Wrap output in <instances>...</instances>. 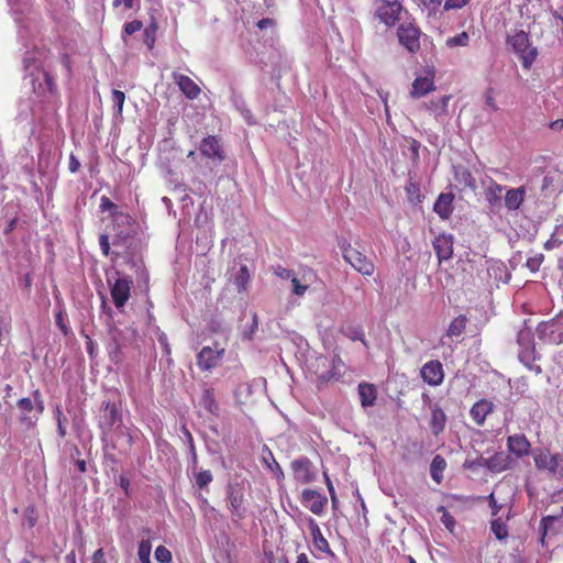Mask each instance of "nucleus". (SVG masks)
<instances>
[{
    "label": "nucleus",
    "instance_id": "69168bd1",
    "mask_svg": "<svg viewBox=\"0 0 563 563\" xmlns=\"http://www.w3.org/2000/svg\"><path fill=\"white\" fill-rule=\"evenodd\" d=\"M351 339L354 341L360 340L365 346H367V341L365 339L364 332L361 329L355 330Z\"/></svg>",
    "mask_w": 563,
    "mask_h": 563
},
{
    "label": "nucleus",
    "instance_id": "de8ad7c7",
    "mask_svg": "<svg viewBox=\"0 0 563 563\" xmlns=\"http://www.w3.org/2000/svg\"><path fill=\"white\" fill-rule=\"evenodd\" d=\"M484 100L486 106L494 112L498 111V106L495 100V90L494 88L489 87L484 92Z\"/></svg>",
    "mask_w": 563,
    "mask_h": 563
},
{
    "label": "nucleus",
    "instance_id": "39448f33",
    "mask_svg": "<svg viewBox=\"0 0 563 563\" xmlns=\"http://www.w3.org/2000/svg\"><path fill=\"white\" fill-rule=\"evenodd\" d=\"M397 35L400 44L410 53H417L420 49L421 32L412 23H401L397 29Z\"/></svg>",
    "mask_w": 563,
    "mask_h": 563
},
{
    "label": "nucleus",
    "instance_id": "4c0bfd02",
    "mask_svg": "<svg viewBox=\"0 0 563 563\" xmlns=\"http://www.w3.org/2000/svg\"><path fill=\"white\" fill-rule=\"evenodd\" d=\"M152 543L148 539L142 540L139 543L137 556L141 563L151 562Z\"/></svg>",
    "mask_w": 563,
    "mask_h": 563
},
{
    "label": "nucleus",
    "instance_id": "a211bd4d",
    "mask_svg": "<svg viewBox=\"0 0 563 563\" xmlns=\"http://www.w3.org/2000/svg\"><path fill=\"white\" fill-rule=\"evenodd\" d=\"M173 79L179 87L180 91L188 99H197L201 92L200 87L187 75L173 73Z\"/></svg>",
    "mask_w": 563,
    "mask_h": 563
},
{
    "label": "nucleus",
    "instance_id": "5fc2aeb1",
    "mask_svg": "<svg viewBox=\"0 0 563 563\" xmlns=\"http://www.w3.org/2000/svg\"><path fill=\"white\" fill-rule=\"evenodd\" d=\"M559 519L556 516H545L541 519L540 530L543 534H548V531L552 527V525Z\"/></svg>",
    "mask_w": 563,
    "mask_h": 563
},
{
    "label": "nucleus",
    "instance_id": "2eb2a0df",
    "mask_svg": "<svg viewBox=\"0 0 563 563\" xmlns=\"http://www.w3.org/2000/svg\"><path fill=\"white\" fill-rule=\"evenodd\" d=\"M495 405L485 398L479 399L470 409V417L477 427H483L487 416L494 412Z\"/></svg>",
    "mask_w": 563,
    "mask_h": 563
},
{
    "label": "nucleus",
    "instance_id": "412c9836",
    "mask_svg": "<svg viewBox=\"0 0 563 563\" xmlns=\"http://www.w3.org/2000/svg\"><path fill=\"white\" fill-rule=\"evenodd\" d=\"M308 528L312 537L313 545L320 552L333 555L328 540L323 537L321 529L313 518L308 519Z\"/></svg>",
    "mask_w": 563,
    "mask_h": 563
},
{
    "label": "nucleus",
    "instance_id": "338daca9",
    "mask_svg": "<svg viewBox=\"0 0 563 563\" xmlns=\"http://www.w3.org/2000/svg\"><path fill=\"white\" fill-rule=\"evenodd\" d=\"M549 128L552 130V131H562L563 130V119H556L552 122L549 123Z\"/></svg>",
    "mask_w": 563,
    "mask_h": 563
},
{
    "label": "nucleus",
    "instance_id": "423d86ee",
    "mask_svg": "<svg viewBox=\"0 0 563 563\" xmlns=\"http://www.w3.org/2000/svg\"><path fill=\"white\" fill-rule=\"evenodd\" d=\"M122 413L119 407L114 402H103L102 405V413L99 417V428L101 429L103 435H108L113 427L121 422Z\"/></svg>",
    "mask_w": 563,
    "mask_h": 563
},
{
    "label": "nucleus",
    "instance_id": "f257e3e1",
    "mask_svg": "<svg viewBox=\"0 0 563 563\" xmlns=\"http://www.w3.org/2000/svg\"><path fill=\"white\" fill-rule=\"evenodd\" d=\"M507 43L512 47L514 52L519 56L522 67L530 69L537 58V48L531 46L528 34L525 31H518L514 35L508 36Z\"/></svg>",
    "mask_w": 563,
    "mask_h": 563
},
{
    "label": "nucleus",
    "instance_id": "aec40b11",
    "mask_svg": "<svg viewBox=\"0 0 563 563\" xmlns=\"http://www.w3.org/2000/svg\"><path fill=\"white\" fill-rule=\"evenodd\" d=\"M507 448L516 457L521 459L529 454L530 442L525 434H514L508 437Z\"/></svg>",
    "mask_w": 563,
    "mask_h": 563
},
{
    "label": "nucleus",
    "instance_id": "ddd939ff",
    "mask_svg": "<svg viewBox=\"0 0 563 563\" xmlns=\"http://www.w3.org/2000/svg\"><path fill=\"white\" fill-rule=\"evenodd\" d=\"M454 239L452 234H439L434 238L432 245L439 263L449 261L453 255Z\"/></svg>",
    "mask_w": 563,
    "mask_h": 563
},
{
    "label": "nucleus",
    "instance_id": "680f3d73",
    "mask_svg": "<svg viewBox=\"0 0 563 563\" xmlns=\"http://www.w3.org/2000/svg\"><path fill=\"white\" fill-rule=\"evenodd\" d=\"M481 460V456L477 457L476 460L474 461H470V460H466L463 464V466L467 470H475V468H478V467H484V465H482V463L479 462Z\"/></svg>",
    "mask_w": 563,
    "mask_h": 563
},
{
    "label": "nucleus",
    "instance_id": "f704fd0d",
    "mask_svg": "<svg viewBox=\"0 0 563 563\" xmlns=\"http://www.w3.org/2000/svg\"><path fill=\"white\" fill-rule=\"evenodd\" d=\"M263 460L267 468H269V471L273 473L276 479L282 481L284 478V472L279 463L275 460L273 453L268 452V456H264Z\"/></svg>",
    "mask_w": 563,
    "mask_h": 563
},
{
    "label": "nucleus",
    "instance_id": "603ef678",
    "mask_svg": "<svg viewBox=\"0 0 563 563\" xmlns=\"http://www.w3.org/2000/svg\"><path fill=\"white\" fill-rule=\"evenodd\" d=\"M290 282L292 286V294L296 296H303L308 289V285H302L300 280L295 276L291 277Z\"/></svg>",
    "mask_w": 563,
    "mask_h": 563
},
{
    "label": "nucleus",
    "instance_id": "79ce46f5",
    "mask_svg": "<svg viewBox=\"0 0 563 563\" xmlns=\"http://www.w3.org/2000/svg\"><path fill=\"white\" fill-rule=\"evenodd\" d=\"M195 479L199 488H205L212 482L213 475L209 470H203L195 474Z\"/></svg>",
    "mask_w": 563,
    "mask_h": 563
},
{
    "label": "nucleus",
    "instance_id": "09e8293b",
    "mask_svg": "<svg viewBox=\"0 0 563 563\" xmlns=\"http://www.w3.org/2000/svg\"><path fill=\"white\" fill-rule=\"evenodd\" d=\"M33 397H34V401H35V405H34V416H37V419H38L40 416L44 411V401L42 399V395H41V391L38 389L33 391Z\"/></svg>",
    "mask_w": 563,
    "mask_h": 563
},
{
    "label": "nucleus",
    "instance_id": "3c124183",
    "mask_svg": "<svg viewBox=\"0 0 563 563\" xmlns=\"http://www.w3.org/2000/svg\"><path fill=\"white\" fill-rule=\"evenodd\" d=\"M100 209L101 211H110L112 216L114 212H119L118 206L106 196H102L100 199Z\"/></svg>",
    "mask_w": 563,
    "mask_h": 563
},
{
    "label": "nucleus",
    "instance_id": "774afa93",
    "mask_svg": "<svg viewBox=\"0 0 563 563\" xmlns=\"http://www.w3.org/2000/svg\"><path fill=\"white\" fill-rule=\"evenodd\" d=\"M274 24V21L269 18L262 19L257 22V27L263 30Z\"/></svg>",
    "mask_w": 563,
    "mask_h": 563
},
{
    "label": "nucleus",
    "instance_id": "13d9d810",
    "mask_svg": "<svg viewBox=\"0 0 563 563\" xmlns=\"http://www.w3.org/2000/svg\"><path fill=\"white\" fill-rule=\"evenodd\" d=\"M91 563H107L103 549L100 548L93 552Z\"/></svg>",
    "mask_w": 563,
    "mask_h": 563
},
{
    "label": "nucleus",
    "instance_id": "f3484780",
    "mask_svg": "<svg viewBox=\"0 0 563 563\" xmlns=\"http://www.w3.org/2000/svg\"><path fill=\"white\" fill-rule=\"evenodd\" d=\"M561 461L562 455L552 454L549 451L541 452L534 457L537 468L548 471L552 475L558 473Z\"/></svg>",
    "mask_w": 563,
    "mask_h": 563
},
{
    "label": "nucleus",
    "instance_id": "bf43d9fd",
    "mask_svg": "<svg viewBox=\"0 0 563 563\" xmlns=\"http://www.w3.org/2000/svg\"><path fill=\"white\" fill-rule=\"evenodd\" d=\"M338 245L342 252L343 257H345V254H347V250H354V247H352V245L345 238H339Z\"/></svg>",
    "mask_w": 563,
    "mask_h": 563
},
{
    "label": "nucleus",
    "instance_id": "5701e85b",
    "mask_svg": "<svg viewBox=\"0 0 563 563\" xmlns=\"http://www.w3.org/2000/svg\"><path fill=\"white\" fill-rule=\"evenodd\" d=\"M430 409L431 417L429 427L432 434L438 437L444 431L448 418L443 409L438 404L432 405Z\"/></svg>",
    "mask_w": 563,
    "mask_h": 563
},
{
    "label": "nucleus",
    "instance_id": "c85d7f7f",
    "mask_svg": "<svg viewBox=\"0 0 563 563\" xmlns=\"http://www.w3.org/2000/svg\"><path fill=\"white\" fill-rule=\"evenodd\" d=\"M450 99V96H443L438 99L429 100L424 106L429 111L434 113L437 119H439L441 117L448 115V104Z\"/></svg>",
    "mask_w": 563,
    "mask_h": 563
},
{
    "label": "nucleus",
    "instance_id": "864d4df0",
    "mask_svg": "<svg viewBox=\"0 0 563 563\" xmlns=\"http://www.w3.org/2000/svg\"><path fill=\"white\" fill-rule=\"evenodd\" d=\"M143 27V23L140 20H133L124 24V33L128 35H132Z\"/></svg>",
    "mask_w": 563,
    "mask_h": 563
},
{
    "label": "nucleus",
    "instance_id": "0eeeda50",
    "mask_svg": "<svg viewBox=\"0 0 563 563\" xmlns=\"http://www.w3.org/2000/svg\"><path fill=\"white\" fill-rule=\"evenodd\" d=\"M227 496L233 516L243 519L246 515L244 489L239 484H229Z\"/></svg>",
    "mask_w": 563,
    "mask_h": 563
},
{
    "label": "nucleus",
    "instance_id": "f8f14e48",
    "mask_svg": "<svg viewBox=\"0 0 563 563\" xmlns=\"http://www.w3.org/2000/svg\"><path fill=\"white\" fill-rule=\"evenodd\" d=\"M301 503L312 514L320 516L328 505V498L314 489H303L301 493Z\"/></svg>",
    "mask_w": 563,
    "mask_h": 563
},
{
    "label": "nucleus",
    "instance_id": "4468645a",
    "mask_svg": "<svg viewBox=\"0 0 563 563\" xmlns=\"http://www.w3.org/2000/svg\"><path fill=\"white\" fill-rule=\"evenodd\" d=\"M200 153L211 159L224 161L225 154L219 139L214 135L203 137L200 143Z\"/></svg>",
    "mask_w": 563,
    "mask_h": 563
},
{
    "label": "nucleus",
    "instance_id": "f03ea898",
    "mask_svg": "<svg viewBox=\"0 0 563 563\" xmlns=\"http://www.w3.org/2000/svg\"><path fill=\"white\" fill-rule=\"evenodd\" d=\"M132 217L124 212H114L113 213V223H112V244L114 246H126L130 240L133 238L132 231Z\"/></svg>",
    "mask_w": 563,
    "mask_h": 563
},
{
    "label": "nucleus",
    "instance_id": "0e129e2a",
    "mask_svg": "<svg viewBox=\"0 0 563 563\" xmlns=\"http://www.w3.org/2000/svg\"><path fill=\"white\" fill-rule=\"evenodd\" d=\"M69 170L71 173H76L79 170V167H80V163L79 161L76 158V156L74 154L70 155V158H69Z\"/></svg>",
    "mask_w": 563,
    "mask_h": 563
},
{
    "label": "nucleus",
    "instance_id": "6e6d98bb",
    "mask_svg": "<svg viewBox=\"0 0 563 563\" xmlns=\"http://www.w3.org/2000/svg\"><path fill=\"white\" fill-rule=\"evenodd\" d=\"M274 274L282 279H291L294 276V272L291 269H287L280 265L274 268Z\"/></svg>",
    "mask_w": 563,
    "mask_h": 563
},
{
    "label": "nucleus",
    "instance_id": "4be33fe9",
    "mask_svg": "<svg viewBox=\"0 0 563 563\" xmlns=\"http://www.w3.org/2000/svg\"><path fill=\"white\" fill-rule=\"evenodd\" d=\"M454 195L451 192H442L439 195L433 206V211L443 220H446L453 213Z\"/></svg>",
    "mask_w": 563,
    "mask_h": 563
},
{
    "label": "nucleus",
    "instance_id": "c756f323",
    "mask_svg": "<svg viewBox=\"0 0 563 563\" xmlns=\"http://www.w3.org/2000/svg\"><path fill=\"white\" fill-rule=\"evenodd\" d=\"M446 461L445 459L440 455V454H437L432 461H431V464H430V475H431V478L437 483V484H441L442 481H443V472L444 470L446 468Z\"/></svg>",
    "mask_w": 563,
    "mask_h": 563
},
{
    "label": "nucleus",
    "instance_id": "393cba45",
    "mask_svg": "<svg viewBox=\"0 0 563 563\" xmlns=\"http://www.w3.org/2000/svg\"><path fill=\"white\" fill-rule=\"evenodd\" d=\"M433 90H435L433 76L418 77L412 82L410 95L413 99H419Z\"/></svg>",
    "mask_w": 563,
    "mask_h": 563
},
{
    "label": "nucleus",
    "instance_id": "6ab92c4d",
    "mask_svg": "<svg viewBox=\"0 0 563 563\" xmlns=\"http://www.w3.org/2000/svg\"><path fill=\"white\" fill-rule=\"evenodd\" d=\"M526 187L507 189L504 197V205L508 211H517L520 209L526 199Z\"/></svg>",
    "mask_w": 563,
    "mask_h": 563
},
{
    "label": "nucleus",
    "instance_id": "9b49d317",
    "mask_svg": "<svg viewBox=\"0 0 563 563\" xmlns=\"http://www.w3.org/2000/svg\"><path fill=\"white\" fill-rule=\"evenodd\" d=\"M294 477L298 483L310 484L316 479V473L312 471V463L307 456L294 460L290 464Z\"/></svg>",
    "mask_w": 563,
    "mask_h": 563
},
{
    "label": "nucleus",
    "instance_id": "8fccbe9b",
    "mask_svg": "<svg viewBox=\"0 0 563 563\" xmlns=\"http://www.w3.org/2000/svg\"><path fill=\"white\" fill-rule=\"evenodd\" d=\"M543 260H544L543 254H538V255H536V256H533V257H529V258L527 260L526 265H527V267H528L531 272H533V273H534V272H538V271L540 269V266H541V264H542Z\"/></svg>",
    "mask_w": 563,
    "mask_h": 563
},
{
    "label": "nucleus",
    "instance_id": "37998d69",
    "mask_svg": "<svg viewBox=\"0 0 563 563\" xmlns=\"http://www.w3.org/2000/svg\"><path fill=\"white\" fill-rule=\"evenodd\" d=\"M156 32H157V24L155 22H152L144 30V43L146 44L148 49H152L154 47Z\"/></svg>",
    "mask_w": 563,
    "mask_h": 563
},
{
    "label": "nucleus",
    "instance_id": "49530a36",
    "mask_svg": "<svg viewBox=\"0 0 563 563\" xmlns=\"http://www.w3.org/2000/svg\"><path fill=\"white\" fill-rule=\"evenodd\" d=\"M125 101V95L123 91L114 89L112 90V102L114 107L117 108L118 114L122 113L123 104Z\"/></svg>",
    "mask_w": 563,
    "mask_h": 563
},
{
    "label": "nucleus",
    "instance_id": "a19ab883",
    "mask_svg": "<svg viewBox=\"0 0 563 563\" xmlns=\"http://www.w3.org/2000/svg\"><path fill=\"white\" fill-rule=\"evenodd\" d=\"M99 245L101 249V252L104 256L112 255V260H117L120 256V253L117 251L111 252L110 247V241L108 234H100L99 236Z\"/></svg>",
    "mask_w": 563,
    "mask_h": 563
},
{
    "label": "nucleus",
    "instance_id": "7ed1b4c3",
    "mask_svg": "<svg viewBox=\"0 0 563 563\" xmlns=\"http://www.w3.org/2000/svg\"><path fill=\"white\" fill-rule=\"evenodd\" d=\"M110 286V295L115 308H123L131 297L133 280L131 277H118L113 283L108 280Z\"/></svg>",
    "mask_w": 563,
    "mask_h": 563
},
{
    "label": "nucleus",
    "instance_id": "c03bdc74",
    "mask_svg": "<svg viewBox=\"0 0 563 563\" xmlns=\"http://www.w3.org/2000/svg\"><path fill=\"white\" fill-rule=\"evenodd\" d=\"M154 556L159 563H170L173 560L172 552L165 545H158L155 549Z\"/></svg>",
    "mask_w": 563,
    "mask_h": 563
},
{
    "label": "nucleus",
    "instance_id": "473e14b6",
    "mask_svg": "<svg viewBox=\"0 0 563 563\" xmlns=\"http://www.w3.org/2000/svg\"><path fill=\"white\" fill-rule=\"evenodd\" d=\"M455 179L465 188L475 189L476 187V180L473 177L471 170L466 167L460 166L455 169Z\"/></svg>",
    "mask_w": 563,
    "mask_h": 563
},
{
    "label": "nucleus",
    "instance_id": "e2e57ef3",
    "mask_svg": "<svg viewBox=\"0 0 563 563\" xmlns=\"http://www.w3.org/2000/svg\"><path fill=\"white\" fill-rule=\"evenodd\" d=\"M55 321H56V324L60 328V330L63 331L64 334H67L68 332V329L67 327L65 325L64 323V316H63V312L59 311L56 316H55Z\"/></svg>",
    "mask_w": 563,
    "mask_h": 563
},
{
    "label": "nucleus",
    "instance_id": "052dcab7",
    "mask_svg": "<svg viewBox=\"0 0 563 563\" xmlns=\"http://www.w3.org/2000/svg\"><path fill=\"white\" fill-rule=\"evenodd\" d=\"M488 499H489V507L492 508V515L496 516L500 511L501 506L497 504L493 493L488 496Z\"/></svg>",
    "mask_w": 563,
    "mask_h": 563
},
{
    "label": "nucleus",
    "instance_id": "72a5a7b5",
    "mask_svg": "<svg viewBox=\"0 0 563 563\" xmlns=\"http://www.w3.org/2000/svg\"><path fill=\"white\" fill-rule=\"evenodd\" d=\"M490 530L495 534L496 539L498 540H506L508 538V527L505 521H503L501 518H497L492 520L490 522Z\"/></svg>",
    "mask_w": 563,
    "mask_h": 563
},
{
    "label": "nucleus",
    "instance_id": "7c9ffc66",
    "mask_svg": "<svg viewBox=\"0 0 563 563\" xmlns=\"http://www.w3.org/2000/svg\"><path fill=\"white\" fill-rule=\"evenodd\" d=\"M467 318L464 314H460L454 318L449 324L446 335L450 338H456L464 333L467 324Z\"/></svg>",
    "mask_w": 563,
    "mask_h": 563
},
{
    "label": "nucleus",
    "instance_id": "c9c22d12",
    "mask_svg": "<svg viewBox=\"0 0 563 563\" xmlns=\"http://www.w3.org/2000/svg\"><path fill=\"white\" fill-rule=\"evenodd\" d=\"M429 1H430V3H432L434 5H440L443 2L444 11L460 10L471 2V0H429Z\"/></svg>",
    "mask_w": 563,
    "mask_h": 563
},
{
    "label": "nucleus",
    "instance_id": "b1692460",
    "mask_svg": "<svg viewBox=\"0 0 563 563\" xmlns=\"http://www.w3.org/2000/svg\"><path fill=\"white\" fill-rule=\"evenodd\" d=\"M16 406L21 411L20 421L23 426L31 428L37 422V416L31 415L34 411V404L30 398H21Z\"/></svg>",
    "mask_w": 563,
    "mask_h": 563
},
{
    "label": "nucleus",
    "instance_id": "bb28decb",
    "mask_svg": "<svg viewBox=\"0 0 563 563\" xmlns=\"http://www.w3.org/2000/svg\"><path fill=\"white\" fill-rule=\"evenodd\" d=\"M400 7L397 2L384 3L378 8V16L386 24H394L398 20Z\"/></svg>",
    "mask_w": 563,
    "mask_h": 563
},
{
    "label": "nucleus",
    "instance_id": "20e7f679",
    "mask_svg": "<svg viewBox=\"0 0 563 563\" xmlns=\"http://www.w3.org/2000/svg\"><path fill=\"white\" fill-rule=\"evenodd\" d=\"M216 349L211 346H203L197 354V366L202 372H210L218 367L225 353L224 347H218V343L214 344Z\"/></svg>",
    "mask_w": 563,
    "mask_h": 563
},
{
    "label": "nucleus",
    "instance_id": "58836bf2",
    "mask_svg": "<svg viewBox=\"0 0 563 563\" xmlns=\"http://www.w3.org/2000/svg\"><path fill=\"white\" fill-rule=\"evenodd\" d=\"M251 276L249 273V268L246 265H242L239 269V273L235 277V285L239 289V291L245 290L249 283H250Z\"/></svg>",
    "mask_w": 563,
    "mask_h": 563
},
{
    "label": "nucleus",
    "instance_id": "dca6fc26",
    "mask_svg": "<svg viewBox=\"0 0 563 563\" xmlns=\"http://www.w3.org/2000/svg\"><path fill=\"white\" fill-rule=\"evenodd\" d=\"M505 187L493 178H489L484 187V198L487 206L493 210L501 207V196Z\"/></svg>",
    "mask_w": 563,
    "mask_h": 563
},
{
    "label": "nucleus",
    "instance_id": "1a4fd4ad",
    "mask_svg": "<svg viewBox=\"0 0 563 563\" xmlns=\"http://www.w3.org/2000/svg\"><path fill=\"white\" fill-rule=\"evenodd\" d=\"M479 462L492 473H501L504 471L510 470L515 464V460L511 457V455L504 451L496 452L489 457L481 456Z\"/></svg>",
    "mask_w": 563,
    "mask_h": 563
},
{
    "label": "nucleus",
    "instance_id": "e433bc0d",
    "mask_svg": "<svg viewBox=\"0 0 563 563\" xmlns=\"http://www.w3.org/2000/svg\"><path fill=\"white\" fill-rule=\"evenodd\" d=\"M54 417L56 419L57 433L62 439H64L67 434L66 424L68 423V419L64 415L59 406H56V408L54 409Z\"/></svg>",
    "mask_w": 563,
    "mask_h": 563
},
{
    "label": "nucleus",
    "instance_id": "a878e982",
    "mask_svg": "<svg viewBox=\"0 0 563 563\" xmlns=\"http://www.w3.org/2000/svg\"><path fill=\"white\" fill-rule=\"evenodd\" d=\"M358 396L363 407H372L377 399V390L373 384L361 383L358 385Z\"/></svg>",
    "mask_w": 563,
    "mask_h": 563
},
{
    "label": "nucleus",
    "instance_id": "4d7b16f0",
    "mask_svg": "<svg viewBox=\"0 0 563 563\" xmlns=\"http://www.w3.org/2000/svg\"><path fill=\"white\" fill-rule=\"evenodd\" d=\"M43 77H44V81L47 86V89L49 92H55L56 91V84H55V79L54 77L49 74V71L43 69Z\"/></svg>",
    "mask_w": 563,
    "mask_h": 563
},
{
    "label": "nucleus",
    "instance_id": "a18cd8bd",
    "mask_svg": "<svg viewBox=\"0 0 563 563\" xmlns=\"http://www.w3.org/2000/svg\"><path fill=\"white\" fill-rule=\"evenodd\" d=\"M439 511H442L441 522L450 532H453L456 525L455 518L443 506L439 508Z\"/></svg>",
    "mask_w": 563,
    "mask_h": 563
},
{
    "label": "nucleus",
    "instance_id": "ea45409f",
    "mask_svg": "<svg viewBox=\"0 0 563 563\" xmlns=\"http://www.w3.org/2000/svg\"><path fill=\"white\" fill-rule=\"evenodd\" d=\"M470 42V35L466 32H461L454 36L449 37L445 41L448 47L453 48L456 46H467Z\"/></svg>",
    "mask_w": 563,
    "mask_h": 563
},
{
    "label": "nucleus",
    "instance_id": "9d476101",
    "mask_svg": "<svg viewBox=\"0 0 563 563\" xmlns=\"http://www.w3.org/2000/svg\"><path fill=\"white\" fill-rule=\"evenodd\" d=\"M356 272L364 276H372L375 272L374 263L358 250H347L343 257Z\"/></svg>",
    "mask_w": 563,
    "mask_h": 563
},
{
    "label": "nucleus",
    "instance_id": "2f4dec72",
    "mask_svg": "<svg viewBox=\"0 0 563 563\" xmlns=\"http://www.w3.org/2000/svg\"><path fill=\"white\" fill-rule=\"evenodd\" d=\"M314 363L317 366L314 374L317 375L318 380L322 384L331 380V378L333 377V373L331 369L319 372V367H324V368L330 367L329 360L325 356L321 355V356L316 357Z\"/></svg>",
    "mask_w": 563,
    "mask_h": 563
},
{
    "label": "nucleus",
    "instance_id": "6e6552de",
    "mask_svg": "<svg viewBox=\"0 0 563 563\" xmlns=\"http://www.w3.org/2000/svg\"><path fill=\"white\" fill-rule=\"evenodd\" d=\"M420 376L429 386H440L444 380V368L442 363L438 360L428 361L420 368Z\"/></svg>",
    "mask_w": 563,
    "mask_h": 563
},
{
    "label": "nucleus",
    "instance_id": "cd10ccee",
    "mask_svg": "<svg viewBox=\"0 0 563 563\" xmlns=\"http://www.w3.org/2000/svg\"><path fill=\"white\" fill-rule=\"evenodd\" d=\"M200 406L213 416H219V405L216 400L214 390L211 387L205 388L200 398Z\"/></svg>",
    "mask_w": 563,
    "mask_h": 563
}]
</instances>
